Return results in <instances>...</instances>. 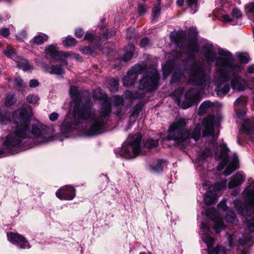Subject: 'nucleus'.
Returning <instances> with one entry per match:
<instances>
[{
    "mask_svg": "<svg viewBox=\"0 0 254 254\" xmlns=\"http://www.w3.org/2000/svg\"><path fill=\"white\" fill-rule=\"evenodd\" d=\"M218 207L219 209H222L223 210H225L226 208L225 202L224 201H221L218 205Z\"/></svg>",
    "mask_w": 254,
    "mask_h": 254,
    "instance_id": "61",
    "label": "nucleus"
},
{
    "mask_svg": "<svg viewBox=\"0 0 254 254\" xmlns=\"http://www.w3.org/2000/svg\"><path fill=\"white\" fill-rule=\"evenodd\" d=\"M241 130L244 133L251 134L254 131V121L250 119L245 120L242 125Z\"/></svg>",
    "mask_w": 254,
    "mask_h": 254,
    "instance_id": "21",
    "label": "nucleus"
},
{
    "mask_svg": "<svg viewBox=\"0 0 254 254\" xmlns=\"http://www.w3.org/2000/svg\"><path fill=\"white\" fill-rule=\"evenodd\" d=\"M238 162L237 158H235L233 161L230 163L228 166L226 167L224 172V175L226 176H227L230 175L232 173H233L234 171L238 169Z\"/></svg>",
    "mask_w": 254,
    "mask_h": 254,
    "instance_id": "23",
    "label": "nucleus"
},
{
    "mask_svg": "<svg viewBox=\"0 0 254 254\" xmlns=\"http://www.w3.org/2000/svg\"><path fill=\"white\" fill-rule=\"evenodd\" d=\"M10 114L6 113L3 115L0 110L1 124L9 123L12 127L10 133L3 142V149L5 152L12 153L19 150L22 146L23 140L26 138H37L41 142L51 140L48 137L47 127L39 122L33 124L29 129V125L33 115L31 109L27 110L23 108L16 110L11 114L12 119L9 118Z\"/></svg>",
    "mask_w": 254,
    "mask_h": 254,
    "instance_id": "1",
    "label": "nucleus"
},
{
    "mask_svg": "<svg viewBox=\"0 0 254 254\" xmlns=\"http://www.w3.org/2000/svg\"><path fill=\"white\" fill-rule=\"evenodd\" d=\"M182 56V53L179 51H173L171 52L169 56L170 60L166 63L163 68V73L165 78L172 72L174 66V61L181 58Z\"/></svg>",
    "mask_w": 254,
    "mask_h": 254,
    "instance_id": "16",
    "label": "nucleus"
},
{
    "mask_svg": "<svg viewBox=\"0 0 254 254\" xmlns=\"http://www.w3.org/2000/svg\"><path fill=\"white\" fill-rule=\"evenodd\" d=\"M142 136L139 133L128 136L127 143L123 145L121 155L126 159L133 158L137 156L140 152V142Z\"/></svg>",
    "mask_w": 254,
    "mask_h": 254,
    "instance_id": "8",
    "label": "nucleus"
},
{
    "mask_svg": "<svg viewBox=\"0 0 254 254\" xmlns=\"http://www.w3.org/2000/svg\"><path fill=\"white\" fill-rule=\"evenodd\" d=\"M39 82L36 79H32L29 82V86L32 88L36 87L39 85Z\"/></svg>",
    "mask_w": 254,
    "mask_h": 254,
    "instance_id": "56",
    "label": "nucleus"
},
{
    "mask_svg": "<svg viewBox=\"0 0 254 254\" xmlns=\"http://www.w3.org/2000/svg\"><path fill=\"white\" fill-rule=\"evenodd\" d=\"M220 249V246H217L211 249H209L208 251V254H218Z\"/></svg>",
    "mask_w": 254,
    "mask_h": 254,
    "instance_id": "51",
    "label": "nucleus"
},
{
    "mask_svg": "<svg viewBox=\"0 0 254 254\" xmlns=\"http://www.w3.org/2000/svg\"><path fill=\"white\" fill-rule=\"evenodd\" d=\"M236 114L238 118H242L246 115V111L245 109H237L235 110Z\"/></svg>",
    "mask_w": 254,
    "mask_h": 254,
    "instance_id": "50",
    "label": "nucleus"
},
{
    "mask_svg": "<svg viewBox=\"0 0 254 254\" xmlns=\"http://www.w3.org/2000/svg\"><path fill=\"white\" fill-rule=\"evenodd\" d=\"M4 54L6 57L12 59H14L16 57L15 50L10 45H7L6 50L4 51Z\"/></svg>",
    "mask_w": 254,
    "mask_h": 254,
    "instance_id": "35",
    "label": "nucleus"
},
{
    "mask_svg": "<svg viewBox=\"0 0 254 254\" xmlns=\"http://www.w3.org/2000/svg\"><path fill=\"white\" fill-rule=\"evenodd\" d=\"M238 57L242 63H248L249 61V56L246 53H240Z\"/></svg>",
    "mask_w": 254,
    "mask_h": 254,
    "instance_id": "45",
    "label": "nucleus"
},
{
    "mask_svg": "<svg viewBox=\"0 0 254 254\" xmlns=\"http://www.w3.org/2000/svg\"><path fill=\"white\" fill-rule=\"evenodd\" d=\"M245 181V177L242 174L237 173L230 179L228 183V188L230 189L241 185Z\"/></svg>",
    "mask_w": 254,
    "mask_h": 254,
    "instance_id": "18",
    "label": "nucleus"
},
{
    "mask_svg": "<svg viewBox=\"0 0 254 254\" xmlns=\"http://www.w3.org/2000/svg\"><path fill=\"white\" fill-rule=\"evenodd\" d=\"M247 205L243 207L239 200L234 201L235 207L244 216L254 214V183L247 187L244 191Z\"/></svg>",
    "mask_w": 254,
    "mask_h": 254,
    "instance_id": "10",
    "label": "nucleus"
},
{
    "mask_svg": "<svg viewBox=\"0 0 254 254\" xmlns=\"http://www.w3.org/2000/svg\"><path fill=\"white\" fill-rule=\"evenodd\" d=\"M151 168L154 172H159L161 171L162 170L161 168V162L159 161L157 163L156 168L152 166Z\"/></svg>",
    "mask_w": 254,
    "mask_h": 254,
    "instance_id": "58",
    "label": "nucleus"
},
{
    "mask_svg": "<svg viewBox=\"0 0 254 254\" xmlns=\"http://www.w3.org/2000/svg\"><path fill=\"white\" fill-rule=\"evenodd\" d=\"M48 36L42 33H39L38 35L35 36L33 38V42L37 45H41L44 42L47 41Z\"/></svg>",
    "mask_w": 254,
    "mask_h": 254,
    "instance_id": "29",
    "label": "nucleus"
},
{
    "mask_svg": "<svg viewBox=\"0 0 254 254\" xmlns=\"http://www.w3.org/2000/svg\"><path fill=\"white\" fill-rule=\"evenodd\" d=\"M134 32V29H128L127 30V38L128 39H131L132 38V35L133 34Z\"/></svg>",
    "mask_w": 254,
    "mask_h": 254,
    "instance_id": "62",
    "label": "nucleus"
},
{
    "mask_svg": "<svg viewBox=\"0 0 254 254\" xmlns=\"http://www.w3.org/2000/svg\"><path fill=\"white\" fill-rule=\"evenodd\" d=\"M59 116L58 113L54 112L50 115L49 119L51 121L54 122L58 120Z\"/></svg>",
    "mask_w": 254,
    "mask_h": 254,
    "instance_id": "54",
    "label": "nucleus"
},
{
    "mask_svg": "<svg viewBox=\"0 0 254 254\" xmlns=\"http://www.w3.org/2000/svg\"><path fill=\"white\" fill-rule=\"evenodd\" d=\"M205 214L215 222L213 228L216 233H219L224 228L223 220L220 218L214 208H209L206 210Z\"/></svg>",
    "mask_w": 254,
    "mask_h": 254,
    "instance_id": "15",
    "label": "nucleus"
},
{
    "mask_svg": "<svg viewBox=\"0 0 254 254\" xmlns=\"http://www.w3.org/2000/svg\"><path fill=\"white\" fill-rule=\"evenodd\" d=\"M229 149L224 143H220L217 146L215 156L217 159L222 160L217 166V170L221 171L226 165Z\"/></svg>",
    "mask_w": 254,
    "mask_h": 254,
    "instance_id": "13",
    "label": "nucleus"
},
{
    "mask_svg": "<svg viewBox=\"0 0 254 254\" xmlns=\"http://www.w3.org/2000/svg\"><path fill=\"white\" fill-rule=\"evenodd\" d=\"M126 53L123 57V60L125 62H127L132 58L135 51V47L132 44H128L126 48Z\"/></svg>",
    "mask_w": 254,
    "mask_h": 254,
    "instance_id": "24",
    "label": "nucleus"
},
{
    "mask_svg": "<svg viewBox=\"0 0 254 254\" xmlns=\"http://www.w3.org/2000/svg\"><path fill=\"white\" fill-rule=\"evenodd\" d=\"M203 128L202 134L203 136H210L213 141L217 139L218 135H215L214 126L215 125L214 117L213 116H209L203 119L202 122Z\"/></svg>",
    "mask_w": 254,
    "mask_h": 254,
    "instance_id": "12",
    "label": "nucleus"
},
{
    "mask_svg": "<svg viewBox=\"0 0 254 254\" xmlns=\"http://www.w3.org/2000/svg\"><path fill=\"white\" fill-rule=\"evenodd\" d=\"M84 33V31L81 29H77L75 32V36L77 38L81 37Z\"/></svg>",
    "mask_w": 254,
    "mask_h": 254,
    "instance_id": "57",
    "label": "nucleus"
},
{
    "mask_svg": "<svg viewBox=\"0 0 254 254\" xmlns=\"http://www.w3.org/2000/svg\"><path fill=\"white\" fill-rule=\"evenodd\" d=\"M232 14L233 17L236 18H240L242 17V15L241 11L237 8H234L233 9Z\"/></svg>",
    "mask_w": 254,
    "mask_h": 254,
    "instance_id": "48",
    "label": "nucleus"
},
{
    "mask_svg": "<svg viewBox=\"0 0 254 254\" xmlns=\"http://www.w3.org/2000/svg\"><path fill=\"white\" fill-rule=\"evenodd\" d=\"M218 196L217 194L210 190L207 191L204 197V201L207 205L214 203L217 200Z\"/></svg>",
    "mask_w": 254,
    "mask_h": 254,
    "instance_id": "22",
    "label": "nucleus"
},
{
    "mask_svg": "<svg viewBox=\"0 0 254 254\" xmlns=\"http://www.w3.org/2000/svg\"><path fill=\"white\" fill-rule=\"evenodd\" d=\"M188 81L192 84L200 86L203 91L207 82L210 79L209 74L199 63L193 64L188 72Z\"/></svg>",
    "mask_w": 254,
    "mask_h": 254,
    "instance_id": "9",
    "label": "nucleus"
},
{
    "mask_svg": "<svg viewBox=\"0 0 254 254\" xmlns=\"http://www.w3.org/2000/svg\"><path fill=\"white\" fill-rule=\"evenodd\" d=\"M246 226L248 230L253 232L254 231V217H253L251 219H246Z\"/></svg>",
    "mask_w": 254,
    "mask_h": 254,
    "instance_id": "43",
    "label": "nucleus"
},
{
    "mask_svg": "<svg viewBox=\"0 0 254 254\" xmlns=\"http://www.w3.org/2000/svg\"><path fill=\"white\" fill-rule=\"evenodd\" d=\"M139 113V110L137 109H135L132 111V113L131 114V115L130 116V119H131L132 118H135L138 115V114Z\"/></svg>",
    "mask_w": 254,
    "mask_h": 254,
    "instance_id": "60",
    "label": "nucleus"
},
{
    "mask_svg": "<svg viewBox=\"0 0 254 254\" xmlns=\"http://www.w3.org/2000/svg\"><path fill=\"white\" fill-rule=\"evenodd\" d=\"M212 106V103L210 101L203 102L200 106L199 109V115L203 114L207 108H209Z\"/></svg>",
    "mask_w": 254,
    "mask_h": 254,
    "instance_id": "37",
    "label": "nucleus"
},
{
    "mask_svg": "<svg viewBox=\"0 0 254 254\" xmlns=\"http://www.w3.org/2000/svg\"><path fill=\"white\" fill-rule=\"evenodd\" d=\"M189 34L190 35H192V38L187 41L186 32L180 31L172 32L170 34L171 41L174 42L180 48L187 45L188 50L193 53H197L198 45L195 38L197 35L196 29L193 28H190Z\"/></svg>",
    "mask_w": 254,
    "mask_h": 254,
    "instance_id": "7",
    "label": "nucleus"
},
{
    "mask_svg": "<svg viewBox=\"0 0 254 254\" xmlns=\"http://www.w3.org/2000/svg\"><path fill=\"white\" fill-rule=\"evenodd\" d=\"M138 11L140 15H143L146 11L145 7L142 5H139L138 6Z\"/></svg>",
    "mask_w": 254,
    "mask_h": 254,
    "instance_id": "59",
    "label": "nucleus"
},
{
    "mask_svg": "<svg viewBox=\"0 0 254 254\" xmlns=\"http://www.w3.org/2000/svg\"><path fill=\"white\" fill-rule=\"evenodd\" d=\"M202 237L208 248H210L213 245L214 239L212 237L206 234H203Z\"/></svg>",
    "mask_w": 254,
    "mask_h": 254,
    "instance_id": "40",
    "label": "nucleus"
},
{
    "mask_svg": "<svg viewBox=\"0 0 254 254\" xmlns=\"http://www.w3.org/2000/svg\"><path fill=\"white\" fill-rule=\"evenodd\" d=\"M149 43V39L147 38H144L141 40L140 45L141 47H145L148 45Z\"/></svg>",
    "mask_w": 254,
    "mask_h": 254,
    "instance_id": "55",
    "label": "nucleus"
},
{
    "mask_svg": "<svg viewBox=\"0 0 254 254\" xmlns=\"http://www.w3.org/2000/svg\"><path fill=\"white\" fill-rule=\"evenodd\" d=\"M39 97L35 94H29L26 98V101L30 104H37L39 101Z\"/></svg>",
    "mask_w": 254,
    "mask_h": 254,
    "instance_id": "39",
    "label": "nucleus"
},
{
    "mask_svg": "<svg viewBox=\"0 0 254 254\" xmlns=\"http://www.w3.org/2000/svg\"><path fill=\"white\" fill-rule=\"evenodd\" d=\"M45 53L47 58L61 61L62 65H66L67 63L65 61V58L70 55L68 52L58 51L56 46L53 45L48 46L46 49Z\"/></svg>",
    "mask_w": 254,
    "mask_h": 254,
    "instance_id": "11",
    "label": "nucleus"
},
{
    "mask_svg": "<svg viewBox=\"0 0 254 254\" xmlns=\"http://www.w3.org/2000/svg\"><path fill=\"white\" fill-rule=\"evenodd\" d=\"M143 72L144 73L139 81L138 89L146 92L155 90L158 85L159 74L154 65L147 68L146 65L144 64L134 65L123 78L124 85L127 86L133 85L136 81L138 74Z\"/></svg>",
    "mask_w": 254,
    "mask_h": 254,
    "instance_id": "4",
    "label": "nucleus"
},
{
    "mask_svg": "<svg viewBox=\"0 0 254 254\" xmlns=\"http://www.w3.org/2000/svg\"><path fill=\"white\" fill-rule=\"evenodd\" d=\"M236 236L235 235L233 234L231 235H230L228 237V241L229 243L230 246L231 247H233L235 245V241L236 240Z\"/></svg>",
    "mask_w": 254,
    "mask_h": 254,
    "instance_id": "53",
    "label": "nucleus"
},
{
    "mask_svg": "<svg viewBox=\"0 0 254 254\" xmlns=\"http://www.w3.org/2000/svg\"><path fill=\"white\" fill-rule=\"evenodd\" d=\"M17 62L18 63L17 66L19 68L24 71L29 70L31 68V66L27 60L22 59H20L19 61H17Z\"/></svg>",
    "mask_w": 254,
    "mask_h": 254,
    "instance_id": "31",
    "label": "nucleus"
},
{
    "mask_svg": "<svg viewBox=\"0 0 254 254\" xmlns=\"http://www.w3.org/2000/svg\"><path fill=\"white\" fill-rule=\"evenodd\" d=\"M92 94L94 99L101 101L100 111H96L88 104H85L80 110L76 111L79 119L88 120L86 133L89 135L99 134L104 131L111 113V102H113L117 108L115 113L117 115L121 116L125 112L122 97L116 96L111 100L100 88L94 90Z\"/></svg>",
    "mask_w": 254,
    "mask_h": 254,
    "instance_id": "2",
    "label": "nucleus"
},
{
    "mask_svg": "<svg viewBox=\"0 0 254 254\" xmlns=\"http://www.w3.org/2000/svg\"><path fill=\"white\" fill-rule=\"evenodd\" d=\"M119 87V81L115 78H111L108 80V88L112 92L116 91Z\"/></svg>",
    "mask_w": 254,
    "mask_h": 254,
    "instance_id": "33",
    "label": "nucleus"
},
{
    "mask_svg": "<svg viewBox=\"0 0 254 254\" xmlns=\"http://www.w3.org/2000/svg\"><path fill=\"white\" fill-rule=\"evenodd\" d=\"M15 87L19 90H22L26 86V84L20 77H16L14 81Z\"/></svg>",
    "mask_w": 254,
    "mask_h": 254,
    "instance_id": "34",
    "label": "nucleus"
},
{
    "mask_svg": "<svg viewBox=\"0 0 254 254\" xmlns=\"http://www.w3.org/2000/svg\"><path fill=\"white\" fill-rule=\"evenodd\" d=\"M76 43V40L71 37H67L65 40L63 41V44L65 47L74 46Z\"/></svg>",
    "mask_w": 254,
    "mask_h": 254,
    "instance_id": "41",
    "label": "nucleus"
},
{
    "mask_svg": "<svg viewBox=\"0 0 254 254\" xmlns=\"http://www.w3.org/2000/svg\"><path fill=\"white\" fill-rule=\"evenodd\" d=\"M222 18L225 22H230L232 20L231 17L227 14L223 15Z\"/></svg>",
    "mask_w": 254,
    "mask_h": 254,
    "instance_id": "63",
    "label": "nucleus"
},
{
    "mask_svg": "<svg viewBox=\"0 0 254 254\" xmlns=\"http://www.w3.org/2000/svg\"><path fill=\"white\" fill-rule=\"evenodd\" d=\"M158 144V140L149 139L144 143V146L146 148H151L156 147Z\"/></svg>",
    "mask_w": 254,
    "mask_h": 254,
    "instance_id": "42",
    "label": "nucleus"
},
{
    "mask_svg": "<svg viewBox=\"0 0 254 254\" xmlns=\"http://www.w3.org/2000/svg\"><path fill=\"white\" fill-rule=\"evenodd\" d=\"M247 102V98L245 97H241L237 99L234 102L235 106H241L244 105Z\"/></svg>",
    "mask_w": 254,
    "mask_h": 254,
    "instance_id": "46",
    "label": "nucleus"
},
{
    "mask_svg": "<svg viewBox=\"0 0 254 254\" xmlns=\"http://www.w3.org/2000/svg\"><path fill=\"white\" fill-rule=\"evenodd\" d=\"M184 91V88L182 87L176 89L171 95L172 98L179 105L181 104V99Z\"/></svg>",
    "mask_w": 254,
    "mask_h": 254,
    "instance_id": "26",
    "label": "nucleus"
},
{
    "mask_svg": "<svg viewBox=\"0 0 254 254\" xmlns=\"http://www.w3.org/2000/svg\"><path fill=\"white\" fill-rule=\"evenodd\" d=\"M187 3L189 7H190L192 13H195L198 9L197 0H187Z\"/></svg>",
    "mask_w": 254,
    "mask_h": 254,
    "instance_id": "38",
    "label": "nucleus"
},
{
    "mask_svg": "<svg viewBox=\"0 0 254 254\" xmlns=\"http://www.w3.org/2000/svg\"><path fill=\"white\" fill-rule=\"evenodd\" d=\"M204 55L208 62H213L216 60V53L213 47L211 45H206L204 48Z\"/></svg>",
    "mask_w": 254,
    "mask_h": 254,
    "instance_id": "20",
    "label": "nucleus"
},
{
    "mask_svg": "<svg viewBox=\"0 0 254 254\" xmlns=\"http://www.w3.org/2000/svg\"><path fill=\"white\" fill-rule=\"evenodd\" d=\"M69 93L73 100L74 105L73 119L70 115L66 117L61 126L62 129L64 132L71 131L73 128V126L77 124L80 120H82L78 117V115L76 114V111L80 110L82 107L84 106L83 104L80 105L83 101L81 99V93L76 86H71L70 88Z\"/></svg>",
    "mask_w": 254,
    "mask_h": 254,
    "instance_id": "6",
    "label": "nucleus"
},
{
    "mask_svg": "<svg viewBox=\"0 0 254 254\" xmlns=\"http://www.w3.org/2000/svg\"><path fill=\"white\" fill-rule=\"evenodd\" d=\"M10 238L14 242L20 243L18 246L20 248H28V243L25 240V238L17 233H11L10 234Z\"/></svg>",
    "mask_w": 254,
    "mask_h": 254,
    "instance_id": "19",
    "label": "nucleus"
},
{
    "mask_svg": "<svg viewBox=\"0 0 254 254\" xmlns=\"http://www.w3.org/2000/svg\"><path fill=\"white\" fill-rule=\"evenodd\" d=\"M160 12V8L157 6H155L153 7L152 10L153 18L155 19L156 18L158 17Z\"/></svg>",
    "mask_w": 254,
    "mask_h": 254,
    "instance_id": "49",
    "label": "nucleus"
},
{
    "mask_svg": "<svg viewBox=\"0 0 254 254\" xmlns=\"http://www.w3.org/2000/svg\"><path fill=\"white\" fill-rule=\"evenodd\" d=\"M219 53L224 57L217 59L216 65L219 67L215 76V83L217 85L215 91L217 95L219 97H223L229 92V84H226L223 87H221V84L229 80L231 74L233 76L231 80L232 88L238 91H244L246 89V82L237 74L241 70V66L239 64L232 63L229 52L220 49Z\"/></svg>",
    "mask_w": 254,
    "mask_h": 254,
    "instance_id": "3",
    "label": "nucleus"
},
{
    "mask_svg": "<svg viewBox=\"0 0 254 254\" xmlns=\"http://www.w3.org/2000/svg\"><path fill=\"white\" fill-rule=\"evenodd\" d=\"M56 195L60 199L72 200L75 196V190L72 186H65L56 191Z\"/></svg>",
    "mask_w": 254,
    "mask_h": 254,
    "instance_id": "17",
    "label": "nucleus"
},
{
    "mask_svg": "<svg viewBox=\"0 0 254 254\" xmlns=\"http://www.w3.org/2000/svg\"><path fill=\"white\" fill-rule=\"evenodd\" d=\"M46 69L48 72L52 74L60 75L64 73V70L60 66H47Z\"/></svg>",
    "mask_w": 254,
    "mask_h": 254,
    "instance_id": "28",
    "label": "nucleus"
},
{
    "mask_svg": "<svg viewBox=\"0 0 254 254\" xmlns=\"http://www.w3.org/2000/svg\"><path fill=\"white\" fill-rule=\"evenodd\" d=\"M185 79L186 78L184 75V72L181 70H178L173 73L171 82L174 83L179 81H185Z\"/></svg>",
    "mask_w": 254,
    "mask_h": 254,
    "instance_id": "27",
    "label": "nucleus"
},
{
    "mask_svg": "<svg viewBox=\"0 0 254 254\" xmlns=\"http://www.w3.org/2000/svg\"><path fill=\"white\" fill-rule=\"evenodd\" d=\"M226 184L227 181L226 179H224L220 182L216 183L214 186L209 188V190L216 193L217 191L223 190L226 187Z\"/></svg>",
    "mask_w": 254,
    "mask_h": 254,
    "instance_id": "25",
    "label": "nucleus"
},
{
    "mask_svg": "<svg viewBox=\"0 0 254 254\" xmlns=\"http://www.w3.org/2000/svg\"><path fill=\"white\" fill-rule=\"evenodd\" d=\"M13 103V95L12 94H9L7 95L6 97L5 101V105L6 106H11Z\"/></svg>",
    "mask_w": 254,
    "mask_h": 254,
    "instance_id": "47",
    "label": "nucleus"
},
{
    "mask_svg": "<svg viewBox=\"0 0 254 254\" xmlns=\"http://www.w3.org/2000/svg\"><path fill=\"white\" fill-rule=\"evenodd\" d=\"M225 219L229 223H235L237 221L236 214L232 211L227 212Z\"/></svg>",
    "mask_w": 254,
    "mask_h": 254,
    "instance_id": "36",
    "label": "nucleus"
},
{
    "mask_svg": "<svg viewBox=\"0 0 254 254\" xmlns=\"http://www.w3.org/2000/svg\"><path fill=\"white\" fill-rule=\"evenodd\" d=\"M188 123V120L181 118L176 120L169 127L168 134L167 136L168 140H173L177 144L182 143L189 137L198 140L201 134V126L197 124L192 133L189 129L185 128Z\"/></svg>",
    "mask_w": 254,
    "mask_h": 254,
    "instance_id": "5",
    "label": "nucleus"
},
{
    "mask_svg": "<svg viewBox=\"0 0 254 254\" xmlns=\"http://www.w3.org/2000/svg\"><path fill=\"white\" fill-rule=\"evenodd\" d=\"M199 94L200 92L196 88L189 90L185 95V100L182 103V108L186 109L193 104L197 103L199 102Z\"/></svg>",
    "mask_w": 254,
    "mask_h": 254,
    "instance_id": "14",
    "label": "nucleus"
},
{
    "mask_svg": "<svg viewBox=\"0 0 254 254\" xmlns=\"http://www.w3.org/2000/svg\"><path fill=\"white\" fill-rule=\"evenodd\" d=\"M212 151L209 148H205L203 150L200 151L198 152L197 158L199 160H204L205 158L211 156Z\"/></svg>",
    "mask_w": 254,
    "mask_h": 254,
    "instance_id": "32",
    "label": "nucleus"
},
{
    "mask_svg": "<svg viewBox=\"0 0 254 254\" xmlns=\"http://www.w3.org/2000/svg\"><path fill=\"white\" fill-rule=\"evenodd\" d=\"M125 96L127 98H129L131 100L138 98H142V96L140 95L134 94L132 92L127 91L125 93Z\"/></svg>",
    "mask_w": 254,
    "mask_h": 254,
    "instance_id": "44",
    "label": "nucleus"
},
{
    "mask_svg": "<svg viewBox=\"0 0 254 254\" xmlns=\"http://www.w3.org/2000/svg\"><path fill=\"white\" fill-rule=\"evenodd\" d=\"M0 35L4 37H7L9 35V29L5 28L0 29Z\"/></svg>",
    "mask_w": 254,
    "mask_h": 254,
    "instance_id": "52",
    "label": "nucleus"
},
{
    "mask_svg": "<svg viewBox=\"0 0 254 254\" xmlns=\"http://www.w3.org/2000/svg\"><path fill=\"white\" fill-rule=\"evenodd\" d=\"M245 10L249 18L254 21V3L250 2L245 5Z\"/></svg>",
    "mask_w": 254,
    "mask_h": 254,
    "instance_id": "30",
    "label": "nucleus"
},
{
    "mask_svg": "<svg viewBox=\"0 0 254 254\" xmlns=\"http://www.w3.org/2000/svg\"><path fill=\"white\" fill-rule=\"evenodd\" d=\"M93 35L89 33H86L84 37V39L85 40H88L89 41H91L93 40Z\"/></svg>",
    "mask_w": 254,
    "mask_h": 254,
    "instance_id": "64",
    "label": "nucleus"
}]
</instances>
